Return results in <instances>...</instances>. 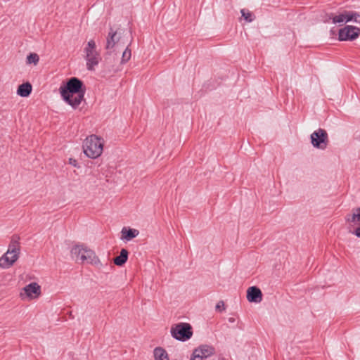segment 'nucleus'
Listing matches in <instances>:
<instances>
[{"label":"nucleus","instance_id":"f257e3e1","mask_svg":"<svg viewBox=\"0 0 360 360\" xmlns=\"http://www.w3.org/2000/svg\"><path fill=\"white\" fill-rule=\"evenodd\" d=\"M70 253L72 257H75L77 262L80 261L81 262L91 264L98 268L103 266L95 252L83 245H75L71 249Z\"/></svg>","mask_w":360,"mask_h":360},{"label":"nucleus","instance_id":"f03ea898","mask_svg":"<svg viewBox=\"0 0 360 360\" xmlns=\"http://www.w3.org/2000/svg\"><path fill=\"white\" fill-rule=\"evenodd\" d=\"M19 240V236L16 235L12 236L6 252L0 257V266L1 268H10L18 259L20 252Z\"/></svg>","mask_w":360,"mask_h":360},{"label":"nucleus","instance_id":"7ed1b4c3","mask_svg":"<svg viewBox=\"0 0 360 360\" xmlns=\"http://www.w3.org/2000/svg\"><path fill=\"white\" fill-rule=\"evenodd\" d=\"M103 139L96 135L87 136L83 142V151L85 155L91 159L101 156L103 150Z\"/></svg>","mask_w":360,"mask_h":360},{"label":"nucleus","instance_id":"20e7f679","mask_svg":"<svg viewBox=\"0 0 360 360\" xmlns=\"http://www.w3.org/2000/svg\"><path fill=\"white\" fill-rule=\"evenodd\" d=\"M170 333L173 338L181 342L188 340L193 335V330L191 324L184 322L173 325L171 328Z\"/></svg>","mask_w":360,"mask_h":360},{"label":"nucleus","instance_id":"39448f33","mask_svg":"<svg viewBox=\"0 0 360 360\" xmlns=\"http://www.w3.org/2000/svg\"><path fill=\"white\" fill-rule=\"evenodd\" d=\"M86 60V68L88 70H94V67L98 65L100 61L98 53L96 51V43L93 39L88 41L87 46L84 49Z\"/></svg>","mask_w":360,"mask_h":360},{"label":"nucleus","instance_id":"423d86ee","mask_svg":"<svg viewBox=\"0 0 360 360\" xmlns=\"http://www.w3.org/2000/svg\"><path fill=\"white\" fill-rule=\"evenodd\" d=\"M60 92L63 99L74 109H76L83 100L82 94L77 95V92L65 85L60 87Z\"/></svg>","mask_w":360,"mask_h":360},{"label":"nucleus","instance_id":"0eeeda50","mask_svg":"<svg viewBox=\"0 0 360 360\" xmlns=\"http://www.w3.org/2000/svg\"><path fill=\"white\" fill-rule=\"evenodd\" d=\"M311 145L318 149L325 150L328 143V133L325 129H318L310 136Z\"/></svg>","mask_w":360,"mask_h":360},{"label":"nucleus","instance_id":"6e6552de","mask_svg":"<svg viewBox=\"0 0 360 360\" xmlns=\"http://www.w3.org/2000/svg\"><path fill=\"white\" fill-rule=\"evenodd\" d=\"M360 36V28L352 25H346L339 30V41H354Z\"/></svg>","mask_w":360,"mask_h":360},{"label":"nucleus","instance_id":"1a4fd4ad","mask_svg":"<svg viewBox=\"0 0 360 360\" xmlns=\"http://www.w3.org/2000/svg\"><path fill=\"white\" fill-rule=\"evenodd\" d=\"M121 34L117 31L114 30L112 28H110L107 38L105 49L110 50L115 46H119L120 45Z\"/></svg>","mask_w":360,"mask_h":360},{"label":"nucleus","instance_id":"9d476101","mask_svg":"<svg viewBox=\"0 0 360 360\" xmlns=\"http://www.w3.org/2000/svg\"><path fill=\"white\" fill-rule=\"evenodd\" d=\"M65 85L77 92V95L82 94L83 97L84 96L85 87L84 86L82 81L79 79L77 77H71L68 80Z\"/></svg>","mask_w":360,"mask_h":360},{"label":"nucleus","instance_id":"9b49d317","mask_svg":"<svg viewBox=\"0 0 360 360\" xmlns=\"http://www.w3.org/2000/svg\"><path fill=\"white\" fill-rule=\"evenodd\" d=\"M247 299L250 302L259 303L262 300V292L257 286H251L247 290Z\"/></svg>","mask_w":360,"mask_h":360},{"label":"nucleus","instance_id":"f8f14e48","mask_svg":"<svg viewBox=\"0 0 360 360\" xmlns=\"http://www.w3.org/2000/svg\"><path fill=\"white\" fill-rule=\"evenodd\" d=\"M122 237L121 239L126 241H130L133 238H136L139 234V231L135 229H130L127 227H123L122 231Z\"/></svg>","mask_w":360,"mask_h":360},{"label":"nucleus","instance_id":"ddd939ff","mask_svg":"<svg viewBox=\"0 0 360 360\" xmlns=\"http://www.w3.org/2000/svg\"><path fill=\"white\" fill-rule=\"evenodd\" d=\"M24 290L28 297H32L33 295L37 297L41 293V287L37 283H31L24 288Z\"/></svg>","mask_w":360,"mask_h":360},{"label":"nucleus","instance_id":"4468645a","mask_svg":"<svg viewBox=\"0 0 360 360\" xmlns=\"http://www.w3.org/2000/svg\"><path fill=\"white\" fill-rule=\"evenodd\" d=\"M129 252L127 250L123 248L121 250L120 255L113 259V262L115 265L121 266L124 265L128 259Z\"/></svg>","mask_w":360,"mask_h":360},{"label":"nucleus","instance_id":"2eb2a0df","mask_svg":"<svg viewBox=\"0 0 360 360\" xmlns=\"http://www.w3.org/2000/svg\"><path fill=\"white\" fill-rule=\"evenodd\" d=\"M32 85L29 82L18 86L17 94L21 97H27L32 92Z\"/></svg>","mask_w":360,"mask_h":360},{"label":"nucleus","instance_id":"dca6fc26","mask_svg":"<svg viewBox=\"0 0 360 360\" xmlns=\"http://www.w3.org/2000/svg\"><path fill=\"white\" fill-rule=\"evenodd\" d=\"M195 349L198 351L199 354L201 355L203 359L212 356L214 352V349L208 345H201Z\"/></svg>","mask_w":360,"mask_h":360},{"label":"nucleus","instance_id":"f3484780","mask_svg":"<svg viewBox=\"0 0 360 360\" xmlns=\"http://www.w3.org/2000/svg\"><path fill=\"white\" fill-rule=\"evenodd\" d=\"M155 360H169L166 350L162 347H156L154 349Z\"/></svg>","mask_w":360,"mask_h":360},{"label":"nucleus","instance_id":"a211bd4d","mask_svg":"<svg viewBox=\"0 0 360 360\" xmlns=\"http://www.w3.org/2000/svg\"><path fill=\"white\" fill-rule=\"evenodd\" d=\"M329 19L332 20V22L334 24L346 23V11H344L342 13H340L337 15H334L333 13H331L329 15Z\"/></svg>","mask_w":360,"mask_h":360},{"label":"nucleus","instance_id":"6ab92c4d","mask_svg":"<svg viewBox=\"0 0 360 360\" xmlns=\"http://www.w3.org/2000/svg\"><path fill=\"white\" fill-rule=\"evenodd\" d=\"M347 22H354L360 25V14L356 11H346Z\"/></svg>","mask_w":360,"mask_h":360},{"label":"nucleus","instance_id":"aec40b11","mask_svg":"<svg viewBox=\"0 0 360 360\" xmlns=\"http://www.w3.org/2000/svg\"><path fill=\"white\" fill-rule=\"evenodd\" d=\"M346 220L355 224L360 223V207L355 209L352 215L347 216Z\"/></svg>","mask_w":360,"mask_h":360},{"label":"nucleus","instance_id":"412c9836","mask_svg":"<svg viewBox=\"0 0 360 360\" xmlns=\"http://www.w3.org/2000/svg\"><path fill=\"white\" fill-rule=\"evenodd\" d=\"M39 56L35 53H30L27 56V64H34V65H37V63L39 62Z\"/></svg>","mask_w":360,"mask_h":360},{"label":"nucleus","instance_id":"4be33fe9","mask_svg":"<svg viewBox=\"0 0 360 360\" xmlns=\"http://www.w3.org/2000/svg\"><path fill=\"white\" fill-rule=\"evenodd\" d=\"M129 44L127 46L122 56V63H127L130 58L131 56V50L129 49Z\"/></svg>","mask_w":360,"mask_h":360},{"label":"nucleus","instance_id":"5701e85b","mask_svg":"<svg viewBox=\"0 0 360 360\" xmlns=\"http://www.w3.org/2000/svg\"><path fill=\"white\" fill-rule=\"evenodd\" d=\"M240 12H241L242 16L245 18V20L247 22H250L252 21V19L251 18L250 13H249V12L245 13V11L244 9H242Z\"/></svg>","mask_w":360,"mask_h":360},{"label":"nucleus","instance_id":"b1692460","mask_svg":"<svg viewBox=\"0 0 360 360\" xmlns=\"http://www.w3.org/2000/svg\"><path fill=\"white\" fill-rule=\"evenodd\" d=\"M203 358L201 355L199 354L198 351L195 349L193 352L192 357L190 360H202Z\"/></svg>","mask_w":360,"mask_h":360},{"label":"nucleus","instance_id":"393cba45","mask_svg":"<svg viewBox=\"0 0 360 360\" xmlns=\"http://www.w3.org/2000/svg\"><path fill=\"white\" fill-rule=\"evenodd\" d=\"M69 163L72 165L73 167H77V168H79L80 166L79 165V164L77 163V160L74 159V158H70L69 159Z\"/></svg>","mask_w":360,"mask_h":360},{"label":"nucleus","instance_id":"a878e982","mask_svg":"<svg viewBox=\"0 0 360 360\" xmlns=\"http://www.w3.org/2000/svg\"><path fill=\"white\" fill-rule=\"evenodd\" d=\"M216 309L217 310H221V309H222L223 310L225 309V307H224V303L223 301H219L218 302V303L217 304L216 307H215Z\"/></svg>","mask_w":360,"mask_h":360},{"label":"nucleus","instance_id":"bb28decb","mask_svg":"<svg viewBox=\"0 0 360 360\" xmlns=\"http://www.w3.org/2000/svg\"><path fill=\"white\" fill-rule=\"evenodd\" d=\"M353 233L358 238H360V227L356 228Z\"/></svg>","mask_w":360,"mask_h":360},{"label":"nucleus","instance_id":"cd10ccee","mask_svg":"<svg viewBox=\"0 0 360 360\" xmlns=\"http://www.w3.org/2000/svg\"><path fill=\"white\" fill-rule=\"evenodd\" d=\"M229 321L231 322V323H233V322H235V319L231 317V318L229 319Z\"/></svg>","mask_w":360,"mask_h":360}]
</instances>
